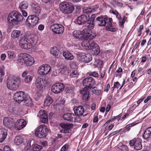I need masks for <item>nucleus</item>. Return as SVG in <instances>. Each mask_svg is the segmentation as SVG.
Instances as JSON below:
<instances>
[{"instance_id": "nucleus-44", "label": "nucleus", "mask_w": 151, "mask_h": 151, "mask_svg": "<svg viewBox=\"0 0 151 151\" xmlns=\"http://www.w3.org/2000/svg\"><path fill=\"white\" fill-rule=\"evenodd\" d=\"M74 87L73 86H69L66 88V91L67 93H72L73 91Z\"/></svg>"}, {"instance_id": "nucleus-35", "label": "nucleus", "mask_w": 151, "mask_h": 151, "mask_svg": "<svg viewBox=\"0 0 151 151\" xmlns=\"http://www.w3.org/2000/svg\"><path fill=\"white\" fill-rule=\"evenodd\" d=\"M53 102V100L50 96L46 97L44 102V106H48Z\"/></svg>"}, {"instance_id": "nucleus-28", "label": "nucleus", "mask_w": 151, "mask_h": 151, "mask_svg": "<svg viewBox=\"0 0 151 151\" xmlns=\"http://www.w3.org/2000/svg\"><path fill=\"white\" fill-rule=\"evenodd\" d=\"M81 32V40H86L88 39L91 30L87 29H83Z\"/></svg>"}, {"instance_id": "nucleus-6", "label": "nucleus", "mask_w": 151, "mask_h": 151, "mask_svg": "<svg viewBox=\"0 0 151 151\" xmlns=\"http://www.w3.org/2000/svg\"><path fill=\"white\" fill-rule=\"evenodd\" d=\"M50 130L44 124L40 126L36 129L35 135L36 137L39 138L46 137L49 133Z\"/></svg>"}, {"instance_id": "nucleus-61", "label": "nucleus", "mask_w": 151, "mask_h": 151, "mask_svg": "<svg viewBox=\"0 0 151 151\" xmlns=\"http://www.w3.org/2000/svg\"><path fill=\"white\" fill-rule=\"evenodd\" d=\"M44 28V27L43 25L42 24L40 25L38 27V29L40 30H43Z\"/></svg>"}, {"instance_id": "nucleus-29", "label": "nucleus", "mask_w": 151, "mask_h": 151, "mask_svg": "<svg viewBox=\"0 0 151 151\" xmlns=\"http://www.w3.org/2000/svg\"><path fill=\"white\" fill-rule=\"evenodd\" d=\"M7 134V131L4 128L0 129V142H2L5 139Z\"/></svg>"}, {"instance_id": "nucleus-51", "label": "nucleus", "mask_w": 151, "mask_h": 151, "mask_svg": "<svg viewBox=\"0 0 151 151\" xmlns=\"http://www.w3.org/2000/svg\"><path fill=\"white\" fill-rule=\"evenodd\" d=\"M119 148L122 151H128V148L127 146L124 145H120Z\"/></svg>"}, {"instance_id": "nucleus-3", "label": "nucleus", "mask_w": 151, "mask_h": 151, "mask_svg": "<svg viewBox=\"0 0 151 151\" xmlns=\"http://www.w3.org/2000/svg\"><path fill=\"white\" fill-rule=\"evenodd\" d=\"M21 81L19 77L13 76L9 77L6 81L7 87L9 90H15L18 88Z\"/></svg>"}, {"instance_id": "nucleus-11", "label": "nucleus", "mask_w": 151, "mask_h": 151, "mask_svg": "<svg viewBox=\"0 0 151 151\" xmlns=\"http://www.w3.org/2000/svg\"><path fill=\"white\" fill-rule=\"evenodd\" d=\"M39 18L36 15H31L29 16L25 22V24L28 26L33 27L38 21Z\"/></svg>"}, {"instance_id": "nucleus-54", "label": "nucleus", "mask_w": 151, "mask_h": 151, "mask_svg": "<svg viewBox=\"0 0 151 151\" xmlns=\"http://www.w3.org/2000/svg\"><path fill=\"white\" fill-rule=\"evenodd\" d=\"M68 145L66 144L61 149V151H65L68 148Z\"/></svg>"}, {"instance_id": "nucleus-25", "label": "nucleus", "mask_w": 151, "mask_h": 151, "mask_svg": "<svg viewBox=\"0 0 151 151\" xmlns=\"http://www.w3.org/2000/svg\"><path fill=\"white\" fill-rule=\"evenodd\" d=\"M13 120L11 118L5 117L3 121V123L4 126L10 129L13 125Z\"/></svg>"}, {"instance_id": "nucleus-42", "label": "nucleus", "mask_w": 151, "mask_h": 151, "mask_svg": "<svg viewBox=\"0 0 151 151\" xmlns=\"http://www.w3.org/2000/svg\"><path fill=\"white\" fill-rule=\"evenodd\" d=\"M92 88V93L94 94L99 95L102 93V91L101 90H97V88L95 86L93 87Z\"/></svg>"}, {"instance_id": "nucleus-20", "label": "nucleus", "mask_w": 151, "mask_h": 151, "mask_svg": "<svg viewBox=\"0 0 151 151\" xmlns=\"http://www.w3.org/2000/svg\"><path fill=\"white\" fill-rule=\"evenodd\" d=\"M35 84L38 89L42 90L46 85V82L45 79L38 78L35 81Z\"/></svg>"}, {"instance_id": "nucleus-15", "label": "nucleus", "mask_w": 151, "mask_h": 151, "mask_svg": "<svg viewBox=\"0 0 151 151\" xmlns=\"http://www.w3.org/2000/svg\"><path fill=\"white\" fill-rule=\"evenodd\" d=\"M65 87L64 85L62 83H56L53 84L51 87V91L55 93H58L62 92Z\"/></svg>"}, {"instance_id": "nucleus-52", "label": "nucleus", "mask_w": 151, "mask_h": 151, "mask_svg": "<svg viewBox=\"0 0 151 151\" xmlns=\"http://www.w3.org/2000/svg\"><path fill=\"white\" fill-rule=\"evenodd\" d=\"M90 36H89L88 39H91L95 37L96 36V35L95 33L92 32L91 31L90 32Z\"/></svg>"}, {"instance_id": "nucleus-53", "label": "nucleus", "mask_w": 151, "mask_h": 151, "mask_svg": "<svg viewBox=\"0 0 151 151\" xmlns=\"http://www.w3.org/2000/svg\"><path fill=\"white\" fill-rule=\"evenodd\" d=\"M89 75L90 76H92L95 77H97L99 76L98 73L95 71L90 73Z\"/></svg>"}, {"instance_id": "nucleus-2", "label": "nucleus", "mask_w": 151, "mask_h": 151, "mask_svg": "<svg viewBox=\"0 0 151 151\" xmlns=\"http://www.w3.org/2000/svg\"><path fill=\"white\" fill-rule=\"evenodd\" d=\"M23 19V16L17 11H13L9 15L7 21L11 25L19 24Z\"/></svg>"}, {"instance_id": "nucleus-38", "label": "nucleus", "mask_w": 151, "mask_h": 151, "mask_svg": "<svg viewBox=\"0 0 151 151\" xmlns=\"http://www.w3.org/2000/svg\"><path fill=\"white\" fill-rule=\"evenodd\" d=\"M20 31L18 30H14L12 32L11 36L14 39L19 37L20 34Z\"/></svg>"}, {"instance_id": "nucleus-37", "label": "nucleus", "mask_w": 151, "mask_h": 151, "mask_svg": "<svg viewBox=\"0 0 151 151\" xmlns=\"http://www.w3.org/2000/svg\"><path fill=\"white\" fill-rule=\"evenodd\" d=\"M73 36L79 40H81V32L80 30H75L73 32Z\"/></svg>"}, {"instance_id": "nucleus-41", "label": "nucleus", "mask_w": 151, "mask_h": 151, "mask_svg": "<svg viewBox=\"0 0 151 151\" xmlns=\"http://www.w3.org/2000/svg\"><path fill=\"white\" fill-rule=\"evenodd\" d=\"M58 50L55 47H52L50 49V53L55 56L58 55Z\"/></svg>"}, {"instance_id": "nucleus-55", "label": "nucleus", "mask_w": 151, "mask_h": 151, "mask_svg": "<svg viewBox=\"0 0 151 151\" xmlns=\"http://www.w3.org/2000/svg\"><path fill=\"white\" fill-rule=\"evenodd\" d=\"M3 151H12L8 146L6 145L4 148Z\"/></svg>"}, {"instance_id": "nucleus-10", "label": "nucleus", "mask_w": 151, "mask_h": 151, "mask_svg": "<svg viewBox=\"0 0 151 151\" xmlns=\"http://www.w3.org/2000/svg\"><path fill=\"white\" fill-rule=\"evenodd\" d=\"M50 30L56 34H61L64 30V27L62 25L58 24H55L50 26Z\"/></svg>"}, {"instance_id": "nucleus-30", "label": "nucleus", "mask_w": 151, "mask_h": 151, "mask_svg": "<svg viewBox=\"0 0 151 151\" xmlns=\"http://www.w3.org/2000/svg\"><path fill=\"white\" fill-rule=\"evenodd\" d=\"M28 72L27 71H24L22 74V76L24 77V81L26 83H29L32 80V78L30 75H27Z\"/></svg>"}, {"instance_id": "nucleus-4", "label": "nucleus", "mask_w": 151, "mask_h": 151, "mask_svg": "<svg viewBox=\"0 0 151 151\" xmlns=\"http://www.w3.org/2000/svg\"><path fill=\"white\" fill-rule=\"evenodd\" d=\"M81 45L86 50H92L95 55H98L100 52L99 46L94 42L84 41L82 42Z\"/></svg>"}, {"instance_id": "nucleus-23", "label": "nucleus", "mask_w": 151, "mask_h": 151, "mask_svg": "<svg viewBox=\"0 0 151 151\" xmlns=\"http://www.w3.org/2000/svg\"><path fill=\"white\" fill-rule=\"evenodd\" d=\"M63 118L65 120L68 121L75 122L76 119V116L73 113H67L63 116Z\"/></svg>"}, {"instance_id": "nucleus-64", "label": "nucleus", "mask_w": 151, "mask_h": 151, "mask_svg": "<svg viewBox=\"0 0 151 151\" xmlns=\"http://www.w3.org/2000/svg\"><path fill=\"white\" fill-rule=\"evenodd\" d=\"M143 29V26L142 25H140L139 28L137 29L138 32H140L142 31V30Z\"/></svg>"}, {"instance_id": "nucleus-5", "label": "nucleus", "mask_w": 151, "mask_h": 151, "mask_svg": "<svg viewBox=\"0 0 151 151\" xmlns=\"http://www.w3.org/2000/svg\"><path fill=\"white\" fill-rule=\"evenodd\" d=\"M33 61V58L28 54L21 53L18 55V63L21 65L24 64L27 66H30L32 65Z\"/></svg>"}, {"instance_id": "nucleus-60", "label": "nucleus", "mask_w": 151, "mask_h": 151, "mask_svg": "<svg viewBox=\"0 0 151 151\" xmlns=\"http://www.w3.org/2000/svg\"><path fill=\"white\" fill-rule=\"evenodd\" d=\"M116 5L119 7H122L123 6V4L121 2H118V1L116 2Z\"/></svg>"}, {"instance_id": "nucleus-1", "label": "nucleus", "mask_w": 151, "mask_h": 151, "mask_svg": "<svg viewBox=\"0 0 151 151\" xmlns=\"http://www.w3.org/2000/svg\"><path fill=\"white\" fill-rule=\"evenodd\" d=\"M112 19L111 18L100 16L96 19V22L97 25L99 26H106L107 30L112 32L116 31V29L112 25L111 22Z\"/></svg>"}, {"instance_id": "nucleus-40", "label": "nucleus", "mask_w": 151, "mask_h": 151, "mask_svg": "<svg viewBox=\"0 0 151 151\" xmlns=\"http://www.w3.org/2000/svg\"><path fill=\"white\" fill-rule=\"evenodd\" d=\"M88 19V18L87 17V21L86 22V23L89 24L88 25L87 27L89 29H91L94 27V22L93 21V20H91L90 18H89V19Z\"/></svg>"}, {"instance_id": "nucleus-21", "label": "nucleus", "mask_w": 151, "mask_h": 151, "mask_svg": "<svg viewBox=\"0 0 151 151\" xmlns=\"http://www.w3.org/2000/svg\"><path fill=\"white\" fill-rule=\"evenodd\" d=\"M27 123L26 121L23 119L18 120L14 124L15 128L19 130H20L25 127Z\"/></svg>"}, {"instance_id": "nucleus-27", "label": "nucleus", "mask_w": 151, "mask_h": 151, "mask_svg": "<svg viewBox=\"0 0 151 151\" xmlns=\"http://www.w3.org/2000/svg\"><path fill=\"white\" fill-rule=\"evenodd\" d=\"M87 88L85 87L80 91V93L82 95L83 99L85 101H86L89 97V93Z\"/></svg>"}, {"instance_id": "nucleus-48", "label": "nucleus", "mask_w": 151, "mask_h": 151, "mask_svg": "<svg viewBox=\"0 0 151 151\" xmlns=\"http://www.w3.org/2000/svg\"><path fill=\"white\" fill-rule=\"evenodd\" d=\"M42 1L45 3H49V8L52 7L54 4V0H41Z\"/></svg>"}, {"instance_id": "nucleus-19", "label": "nucleus", "mask_w": 151, "mask_h": 151, "mask_svg": "<svg viewBox=\"0 0 151 151\" xmlns=\"http://www.w3.org/2000/svg\"><path fill=\"white\" fill-rule=\"evenodd\" d=\"M24 93V92L22 91L16 92L14 96V100L19 103L23 101L26 96Z\"/></svg>"}, {"instance_id": "nucleus-57", "label": "nucleus", "mask_w": 151, "mask_h": 151, "mask_svg": "<svg viewBox=\"0 0 151 151\" xmlns=\"http://www.w3.org/2000/svg\"><path fill=\"white\" fill-rule=\"evenodd\" d=\"M114 86L115 88H118L120 86V84L118 82H114Z\"/></svg>"}, {"instance_id": "nucleus-62", "label": "nucleus", "mask_w": 151, "mask_h": 151, "mask_svg": "<svg viewBox=\"0 0 151 151\" xmlns=\"http://www.w3.org/2000/svg\"><path fill=\"white\" fill-rule=\"evenodd\" d=\"M6 55L5 54H2L1 56V59L3 60H4L6 57Z\"/></svg>"}, {"instance_id": "nucleus-22", "label": "nucleus", "mask_w": 151, "mask_h": 151, "mask_svg": "<svg viewBox=\"0 0 151 151\" xmlns=\"http://www.w3.org/2000/svg\"><path fill=\"white\" fill-rule=\"evenodd\" d=\"M37 116L40 118V121L42 123H46L48 122V116L45 111H40L37 114Z\"/></svg>"}, {"instance_id": "nucleus-8", "label": "nucleus", "mask_w": 151, "mask_h": 151, "mask_svg": "<svg viewBox=\"0 0 151 151\" xmlns=\"http://www.w3.org/2000/svg\"><path fill=\"white\" fill-rule=\"evenodd\" d=\"M59 7L62 12L66 14L71 13L74 9L73 6L67 2H64L60 4Z\"/></svg>"}, {"instance_id": "nucleus-18", "label": "nucleus", "mask_w": 151, "mask_h": 151, "mask_svg": "<svg viewBox=\"0 0 151 151\" xmlns=\"http://www.w3.org/2000/svg\"><path fill=\"white\" fill-rule=\"evenodd\" d=\"M25 34L29 41L32 45V47L36 45L38 39L37 36L36 35L31 34L30 32H28L25 33Z\"/></svg>"}, {"instance_id": "nucleus-7", "label": "nucleus", "mask_w": 151, "mask_h": 151, "mask_svg": "<svg viewBox=\"0 0 151 151\" xmlns=\"http://www.w3.org/2000/svg\"><path fill=\"white\" fill-rule=\"evenodd\" d=\"M31 142L32 141L29 139H27L26 142L24 141V139L20 136H16L14 140V143L17 145H19L23 143L25 147L27 150L31 147Z\"/></svg>"}, {"instance_id": "nucleus-47", "label": "nucleus", "mask_w": 151, "mask_h": 151, "mask_svg": "<svg viewBox=\"0 0 151 151\" xmlns=\"http://www.w3.org/2000/svg\"><path fill=\"white\" fill-rule=\"evenodd\" d=\"M42 149V147L37 144L34 145L33 147L34 151H39Z\"/></svg>"}, {"instance_id": "nucleus-49", "label": "nucleus", "mask_w": 151, "mask_h": 151, "mask_svg": "<svg viewBox=\"0 0 151 151\" xmlns=\"http://www.w3.org/2000/svg\"><path fill=\"white\" fill-rule=\"evenodd\" d=\"M7 54L9 59H13L14 57V53L13 51H9L7 52Z\"/></svg>"}, {"instance_id": "nucleus-32", "label": "nucleus", "mask_w": 151, "mask_h": 151, "mask_svg": "<svg viewBox=\"0 0 151 151\" xmlns=\"http://www.w3.org/2000/svg\"><path fill=\"white\" fill-rule=\"evenodd\" d=\"M23 101L24 102V105L28 106H31L32 105V102L31 99L29 96H26Z\"/></svg>"}, {"instance_id": "nucleus-58", "label": "nucleus", "mask_w": 151, "mask_h": 151, "mask_svg": "<svg viewBox=\"0 0 151 151\" xmlns=\"http://www.w3.org/2000/svg\"><path fill=\"white\" fill-rule=\"evenodd\" d=\"M92 11V10L91 9H85L84 11V12L86 13L87 14H88L90 13Z\"/></svg>"}, {"instance_id": "nucleus-56", "label": "nucleus", "mask_w": 151, "mask_h": 151, "mask_svg": "<svg viewBox=\"0 0 151 151\" xmlns=\"http://www.w3.org/2000/svg\"><path fill=\"white\" fill-rule=\"evenodd\" d=\"M4 74L3 71L0 69V83L2 81V76L4 75Z\"/></svg>"}, {"instance_id": "nucleus-24", "label": "nucleus", "mask_w": 151, "mask_h": 151, "mask_svg": "<svg viewBox=\"0 0 151 151\" xmlns=\"http://www.w3.org/2000/svg\"><path fill=\"white\" fill-rule=\"evenodd\" d=\"M73 111L75 114L76 116H82L84 111V109L83 106H79L74 108Z\"/></svg>"}, {"instance_id": "nucleus-36", "label": "nucleus", "mask_w": 151, "mask_h": 151, "mask_svg": "<svg viewBox=\"0 0 151 151\" xmlns=\"http://www.w3.org/2000/svg\"><path fill=\"white\" fill-rule=\"evenodd\" d=\"M69 72L68 68L67 67L64 66L61 68L60 73L62 75L68 76L69 74Z\"/></svg>"}, {"instance_id": "nucleus-63", "label": "nucleus", "mask_w": 151, "mask_h": 151, "mask_svg": "<svg viewBox=\"0 0 151 151\" xmlns=\"http://www.w3.org/2000/svg\"><path fill=\"white\" fill-rule=\"evenodd\" d=\"M41 144L44 147H45L47 145L48 142L46 141H44L41 142Z\"/></svg>"}, {"instance_id": "nucleus-59", "label": "nucleus", "mask_w": 151, "mask_h": 151, "mask_svg": "<svg viewBox=\"0 0 151 151\" xmlns=\"http://www.w3.org/2000/svg\"><path fill=\"white\" fill-rule=\"evenodd\" d=\"M21 11L22 15L23 16L25 17H26L27 16V13L24 10H20Z\"/></svg>"}, {"instance_id": "nucleus-17", "label": "nucleus", "mask_w": 151, "mask_h": 151, "mask_svg": "<svg viewBox=\"0 0 151 151\" xmlns=\"http://www.w3.org/2000/svg\"><path fill=\"white\" fill-rule=\"evenodd\" d=\"M78 58L81 62L87 63L92 60V55L90 54L84 55V53H79Z\"/></svg>"}, {"instance_id": "nucleus-43", "label": "nucleus", "mask_w": 151, "mask_h": 151, "mask_svg": "<svg viewBox=\"0 0 151 151\" xmlns=\"http://www.w3.org/2000/svg\"><path fill=\"white\" fill-rule=\"evenodd\" d=\"M33 13L38 15L40 14L41 12L40 8L39 6H37L33 8L32 10Z\"/></svg>"}, {"instance_id": "nucleus-34", "label": "nucleus", "mask_w": 151, "mask_h": 151, "mask_svg": "<svg viewBox=\"0 0 151 151\" xmlns=\"http://www.w3.org/2000/svg\"><path fill=\"white\" fill-rule=\"evenodd\" d=\"M63 55L65 58L69 60H71L73 59L74 57L72 54L68 51L64 52Z\"/></svg>"}, {"instance_id": "nucleus-9", "label": "nucleus", "mask_w": 151, "mask_h": 151, "mask_svg": "<svg viewBox=\"0 0 151 151\" xmlns=\"http://www.w3.org/2000/svg\"><path fill=\"white\" fill-rule=\"evenodd\" d=\"M28 40L25 34L20 37L19 45L21 47L24 49H27L32 48V45L31 43L28 42Z\"/></svg>"}, {"instance_id": "nucleus-33", "label": "nucleus", "mask_w": 151, "mask_h": 151, "mask_svg": "<svg viewBox=\"0 0 151 151\" xmlns=\"http://www.w3.org/2000/svg\"><path fill=\"white\" fill-rule=\"evenodd\" d=\"M151 136V127L147 128L145 131L143 135V138L145 139L149 138Z\"/></svg>"}, {"instance_id": "nucleus-31", "label": "nucleus", "mask_w": 151, "mask_h": 151, "mask_svg": "<svg viewBox=\"0 0 151 151\" xmlns=\"http://www.w3.org/2000/svg\"><path fill=\"white\" fill-rule=\"evenodd\" d=\"M103 64L102 61L98 58H95L93 63H91V65L93 68L96 67L100 68Z\"/></svg>"}, {"instance_id": "nucleus-46", "label": "nucleus", "mask_w": 151, "mask_h": 151, "mask_svg": "<svg viewBox=\"0 0 151 151\" xmlns=\"http://www.w3.org/2000/svg\"><path fill=\"white\" fill-rule=\"evenodd\" d=\"M78 76V74L76 70H74L72 71L70 74V76L71 78H77Z\"/></svg>"}, {"instance_id": "nucleus-12", "label": "nucleus", "mask_w": 151, "mask_h": 151, "mask_svg": "<svg viewBox=\"0 0 151 151\" xmlns=\"http://www.w3.org/2000/svg\"><path fill=\"white\" fill-rule=\"evenodd\" d=\"M141 141L140 138H135L129 141V144L131 146H134V148L136 150H140L142 148Z\"/></svg>"}, {"instance_id": "nucleus-50", "label": "nucleus", "mask_w": 151, "mask_h": 151, "mask_svg": "<svg viewBox=\"0 0 151 151\" xmlns=\"http://www.w3.org/2000/svg\"><path fill=\"white\" fill-rule=\"evenodd\" d=\"M122 71V68H119L118 70L116 71V77H119L121 78L122 76V74H119V73H121Z\"/></svg>"}, {"instance_id": "nucleus-16", "label": "nucleus", "mask_w": 151, "mask_h": 151, "mask_svg": "<svg viewBox=\"0 0 151 151\" xmlns=\"http://www.w3.org/2000/svg\"><path fill=\"white\" fill-rule=\"evenodd\" d=\"M60 126L62 128L60 131L61 133L64 134L69 133L71 131L70 129L73 127V124L68 123H62L60 124Z\"/></svg>"}, {"instance_id": "nucleus-45", "label": "nucleus", "mask_w": 151, "mask_h": 151, "mask_svg": "<svg viewBox=\"0 0 151 151\" xmlns=\"http://www.w3.org/2000/svg\"><path fill=\"white\" fill-rule=\"evenodd\" d=\"M126 17L125 16H124L123 18H121L118 20L119 21V25L121 27H123L124 24L125 23V19Z\"/></svg>"}, {"instance_id": "nucleus-14", "label": "nucleus", "mask_w": 151, "mask_h": 151, "mask_svg": "<svg viewBox=\"0 0 151 151\" xmlns=\"http://www.w3.org/2000/svg\"><path fill=\"white\" fill-rule=\"evenodd\" d=\"M95 83V80L91 77L85 78L83 81V85L90 89L92 88Z\"/></svg>"}, {"instance_id": "nucleus-13", "label": "nucleus", "mask_w": 151, "mask_h": 151, "mask_svg": "<svg viewBox=\"0 0 151 151\" xmlns=\"http://www.w3.org/2000/svg\"><path fill=\"white\" fill-rule=\"evenodd\" d=\"M51 70V67L49 65L47 64H43L39 67L38 73L40 75H46L49 73Z\"/></svg>"}, {"instance_id": "nucleus-26", "label": "nucleus", "mask_w": 151, "mask_h": 151, "mask_svg": "<svg viewBox=\"0 0 151 151\" xmlns=\"http://www.w3.org/2000/svg\"><path fill=\"white\" fill-rule=\"evenodd\" d=\"M87 21V17L85 15H82L79 16L77 19V22L79 25H82L86 23Z\"/></svg>"}, {"instance_id": "nucleus-39", "label": "nucleus", "mask_w": 151, "mask_h": 151, "mask_svg": "<svg viewBox=\"0 0 151 151\" xmlns=\"http://www.w3.org/2000/svg\"><path fill=\"white\" fill-rule=\"evenodd\" d=\"M28 7V4L27 2L23 1L19 5V8L20 10L26 9Z\"/></svg>"}]
</instances>
